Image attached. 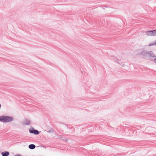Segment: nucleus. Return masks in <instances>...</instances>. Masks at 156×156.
<instances>
[{
    "label": "nucleus",
    "mask_w": 156,
    "mask_h": 156,
    "mask_svg": "<svg viewBox=\"0 0 156 156\" xmlns=\"http://www.w3.org/2000/svg\"><path fill=\"white\" fill-rule=\"evenodd\" d=\"M1 105L0 104V108H1Z\"/></svg>",
    "instance_id": "ddd939ff"
},
{
    "label": "nucleus",
    "mask_w": 156,
    "mask_h": 156,
    "mask_svg": "<svg viewBox=\"0 0 156 156\" xmlns=\"http://www.w3.org/2000/svg\"><path fill=\"white\" fill-rule=\"evenodd\" d=\"M154 43V44H155L156 45V41H155Z\"/></svg>",
    "instance_id": "f8f14e48"
},
{
    "label": "nucleus",
    "mask_w": 156,
    "mask_h": 156,
    "mask_svg": "<svg viewBox=\"0 0 156 156\" xmlns=\"http://www.w3.org/2000/svg\"><path fill=\"white\" fill-rule=\"evenodd\" d=\"M115 61L121 67H125L124 60L123 58L120 57H117Z\"/></svg>",
    "instance_id": "7ed1b4c3"
},
{
    "label": "nucleus",
    "mask_w": 156,
    "mask_h": 156,
    "mask_svg": "<svg viewBox=\"0 0 156 156\" xmlns=\"http://www.w3.org/2000/svg\"><path fill=\"white\" fill-rule=\"evenodd\" d=\"M29 132L31 133H34L35 134L37 135L39 134V132L37 130H34V128L30 129Z\"/></svg>",
    "instance_id": "39448f33"
},
{
    "label": "nucleus",
    "mask_w": 156,
    "mask_h": 156,
    "mask_svg": "<svg viewBox=\"0 0 156 156\" xmlns=\"http://www.w3.org/2000/svg\"><path fill=\"white\" fill-rule=\"evenodd\" d=\"M140 54L146 58L154 56V54L152 52L144 50H143L141 52Z\"/></svg>",
    "instance_id": "f257e3e1"
},
{
    "label": "nucleus",
    "mask_w": 156,
    "mask_h": 156,
    "mask_svg": "<svg viewBox=\"0 0 156 156\" xmlns=\"http://www.w3.org/2000/svg\"><path fill=\"white\" fill-rule=\"evenodd\" d=\"M154 44V43H152V44H149L148 45L150 46H151L152 45H153Z\"/></svg>",
    "instance_id": "9d476101"
},
{
    "label": "nucleus",
    "mask_w": 156,
    "mask_h": 156,
    "mask_svg": "<svg viewBox=\"0 0 156 156\" xmlns=\"http://www.w3.org/2000/svg\"><path fill=\"white\" fill-rule=\"evenodd\" d=\"M1 154L2 156H8L9 153L8 151H5L2 152Z\"/></svg>",
    "instance_id": "423d86ee"
},
{
    "label": "nucleus",
    "mask_w": 156,
    "mask_h": 156,
    "mask_svg": "<svg viewBox=\"0 0 156 156\" xmlns=\"http://www.w3.org/2000/svg\"><path fill=\"white\" fill-rule=\"evenodd\" d=\"M15 156H21V155L20 154H17L15 155Z\"/></svg>",
    "instance_id": "9b49d317"
},
{
    "label": "nucleus",
    "mask_w": 156,
    "mask_h": 156,
    "mask_svg": "<svg viewBox=\"0 0 156 156\" xmlns=\"http://www.w3.org/2000/svg\"><path fill=\"white\" fill-rule=\"evenodd\" d=\"M146 34L148 36H156V30L151 31H147L146 32Z\"/></svg>",
    "instance_id": "20e7f679"
},
{
    "label": "nucleus",
    "mask_w": 156,
    "mask_h": 156,
    "mask_svg": "<svg viewBox=\"0 0 156 156\" xmlns=\"http://www.w3.org/2000/svg\"><path fill=\"white\" fill-rule=\"evenodd\" d=\"M13 120V118L11 116H2L0 117V121L3 122H10Z\"/></svg>",
    "instance_id": "f03ea898"
},
{
    "label": "nucleus",
    "mask_w": 156,
    "mask_h": 156,
    "mask_svg": "<svg viewBox=\"0 0 156 156\" xmlns=\"http://www.w3.org/2000/svg\"><path fill=\"white\" fill-rule=\"evenodd\" d=\"M24 124L25 125H28L30 123V121L29 120H25L23 122Z\"/></svg>",
    "instance_id": "6e6552de"
},
{
    "label": "nucleus",
    "mask_w": 156,
    "mask_h": 156,
    "mask_svg": "<svg viewBox=\"0 0 156 156\" xmlns=\"http://www.w3.org/2000/svg\"><path fill=\"white\" fill-rule=\"evenodd\" d=\"M35 146L34 144H31L29 146V148L31 149H33L35 148Z\"/></svg>",
    "instance_id": "0eeeda50"
},
{
    "label": "nucleus",
    "mask_w": 156,
    "mask_h": 156,
    "mask_svg": "<svg viewBox=\"0 0 156 156\" xmlns=\"http://www.w3.org/2000/svg\"><path fill=\"white\" fill-rule=\"evenodd\" d=\"M151 58H154V59L153 60V61L154 63H156V56L154 55V56L152 57Z\"/></svg>",
    "instance_id": "1a4fd4ad"
}]
</instances>
